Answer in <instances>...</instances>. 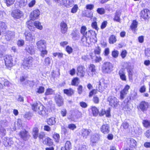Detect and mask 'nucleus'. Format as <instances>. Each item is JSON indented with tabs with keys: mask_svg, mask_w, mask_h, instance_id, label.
<instances>
[{
	"mask_svg": "<svg viewBox=\"0 0 150 150\" xmlns=\"http://www.w3.org/2000/svg\"><path fill=\"white\" fill-rule=\"evenodd\" d=\"M5 65L8 69L15 65L16 63V60L13 61L12 57L10 55H6L4 57Z\"/></svg>",
	"mask_w": 150,
	"mask_h": 150,
	"instance_id": "f257e3e1",
	"label": "nucleus"
},
{
	"mask_svg": "<svg viewBox=\"0 0 150 150\" xmlns=\"http://www.w3.org/2000/svg\"><path fill=\"white\" fill-rule=\"evenodd\" d=\"M33 60V58L31 57L24 58L22 63V67L26 69H29L32 65Z\"/></svg>",
	"mask_w": 150,
	"mask_h": 150,
	"instance_id": "f03ea898",
	"label": "nucleus"
},
{
	"mask_svg": "<svg viewBox=\"0 0 150 150\" xmlns=\"http://www.w3.org/2000/svg\"><path fill=\"white\" fill-rule=\"evenodd\" d=\"M108 85V83L107 80L103 79H101L99 81L98 91L100 92L104 91L107 88Z\"/></svg>",
	"mask_w": 150,
	"mask_h": 150,
	"instance_id": "7ed1b4c3",
	"label": "nucleus"
},
{
	"mask_svg": "<svg viewBox=\"0 0 150 150\" xmlns=\"http://www.w3.org/2000/svg\"><path fill=\"white\" fill-rule=\"evenodd\" d=\"M107 101L109 102V104L112 107H117L119 103V100L115 97L110 96L107 98Z\"/></svg>",
	"mask_w": 150,
	"mask_h": 150,
	"instance_id": "20e7f679",
	"label": "nucleus"
},
{
	"mask_svg": "<svg viewBox=\"0 0 150 150\" xmlns=\"http://www.w3.org/2000/svg\"><path fill=\"white\" fill-rule=\"evenodd\" d=\"M112 64L109 62H105L103 65L102 69L105 72L109 73L112 70Z\"/></svg>",
	"mask_w": 150,
	"mask_h": 150,
	"instance_id": "39448f33",
	"label": "nucleus"
},
{
	"mask_svg": "<svg viewBox=\"0 0 150 150\" xmlns=\"http://www.w3.org/2000/svg\"><path fill=\"white\" fill-rule=\"evenodd\" d=\"M40 12L39 10L36 9L33 10L30 13V18L31 20L34 21L39 18Z\"/></svg>",
	"mask_w": 150,
	"mask_h": 150,
	"instance_id": "423d86ee",
	"label": "nucleus"
},
{
	"mask_svg": "<svg viewBox=\"0 0 150 150\" xmlns=\"http://www.w3.org/2000/svg\"><path fill=\"white\" fill-rule=\"evenodd\" d=\"M11 15L14 18L19 19L23 16V14L20 10L16 9L12 11Z\"/></svg>",
	"mask_w": 150,
	"mask_h": 150,
	"instance_id": "0eeeda50",
	"label": "nucleus"
},
{
	"mask_svg": "<svg viewBox=\"0 0 150 150\" xmlns=\"http://www.w3.org/2000/svg\"><path fill=\"white\" fill-rule=\"evenodd\" d=\"M18 135L22 139L25 141L28 140L30 137L28 132L25 130L21 131L18 133Z\"/></svg>",
	"mask_w": 150,
	"mask_h": 150,
	"instance_id": "6e6552de",
	"label": "nucleus"
},
{
	"mask_svg": "<svg viewBox=\"0 0 150 150\" xmlns=\"http://www.w3.org/2000/svg\"><path fill=\"white\" fill-rule=\"evenodd\" d=\"M7 125V122L5 121H1L0 122V134L2 136H4L6 134V130L4 128L6 127Z\"/></svg>",
	"mask_w": 150,
	"mask_h": 150,
	"instance_id": "1a4fd4ad",
	"label": "nucleus"
},
{
	"mask_svg": "<svg viewBox=\"0 0 150 150\" xmlns=\"http://www.w3.org/2000/svg\"><path fill=\"white\" fill-rule=\"evenodd\" d=\"M140 16L145 19H147L150 18V11L148 9H145L141 11Z\"/></svg>",
	"mask_w": 150,
	"mask_h": 150,
	"instance_id": "9d476101",
	"label": "nucleus"
},
{
	"mask_svg": "<svg viewBox=\"0 0 150 150\" xmlns=\"http://www.w3.org/2000/svg\"><path fill=\"white\" fill-rule=\"evenodd\" d=\"M86 26H82L80 30L81 33L83 35H86V36L87 35V34H90L91 35H93L96 37V34L95 31H93L92 30H89L88 32L87 33V32H86Z\"/></svg>",
	"mask_w": 150,
	"mask_h": 150,
	"instance_id": "9b49d317",
	"label": "nucleus"
},
{
	"mask_svg": "<svg viewBox=\"0 0 150 150\" xmlns=\"http://www.w3.org/2000/svg\"><path fill=\"white\" fill-rule=\"evenodd\" d=\"M36 45L39 50L46 49V42L45 40H41L38 41L36 43Z\"/></svg>",
	"mask_w": 150,
	"mask_h": 150,
	"instance_id": "f8f14e48",
	"label": "nucleus"
},
{
	"mask_svg": "<svg viewBox=\"0 0 150 150\" xmlns=\"http://www.w3.org/2000/svg\"><path fill=\"white\" fill-rule=\"evenodd\" d=\"M130 88V86L128 85H126L124 88L120 92V98L123 100L128 93V90Z\"/></svg>",
	"mask_w": 150,
	"mask_h": 150,
	"instance_id": "ddd939ff",
	"label": "nucleus"
},
{
	"mask_svg": "<svg viewBox=\"0 0 150 150\" xmlns=\"http://www.w3.org/2000/svg\"><path fill=\"white\" fill-rule=\"evenodd\" d=\"M149 104L148 103L145 101L141 102L139 105V107L142 112H144L147 111L149 108Z\"/></svg>",
	"mask_w": 150,
	"mask_h": 150,
	"instance_id": "4468645a",
	"label": "nucleus"
},
{
	"mask_svg": "<svg viewBox=\"0 0 150 150\" xmlns=\"http://www.w3.org/2000/svg\"><path fill=\"white\" fill-rule=\"evenodd\" d=\"M42 105L40 103H35L31 105L32 110L35 112H38L40 109H42Z\"/></svg>",
	"mask_w": 150,
	"mask_h": 150,
	"instance_id": "2eb2a0df",
	"label": "nucleus"
},
{
	"mask_svg": "<svg viewBox=\"0 0 150 150\" xmlns=\"http://www.w3.org/2000/svg\"><path fill=\"white\" fill-rule=\"evenodd\" d=\"M85 69L84 67L82 66H80L78 67L77 68L78 76L81 77H83L85 73Z\"/></svg>",
	"mask_w": 150,
	"mask_h": 150,
	"instance_id": "dca6fc26",
	"label": "nucleus"
},
{
	"mask_svg": "<svg viewBox=\"0 0 150 150\" xmlns=\"http://www.w3.org/2000/svg\"><path fill=\"white\" fill-rule=\"evenodd\" d=\"M25 50L27 52L31 54H33L35 53L34 47L32 45H26Z\"/></svg>",
	"mask_w": 150,
	"mask_h": 150,
	"instance_id": "f3484780",
	"label": "nucleus"
},
{
	"mask_svg": "<svg viewBox=\"0 0 150 150\" xmlns=\"http://www.w3.org/2000/svg\"><path fill=\"white\" fill-rule=\"evenodd\" d=\"M3 139L4 140L3 142L4 145L6 146H10L13 144V142L11 138L4 137Z\"/></svg>",
	"mask_w": 150,
	"mask_h": 150,
	"instance_id": "a211bd4d",
	"label": "nucleus"
},
{
	"mask_svg": "<svg viewBox=\"0 0 150 150\" xmlns=\"http://www.w3.org/2000/svg\"><path fill=\"white\" fill-rule=\"evenodd\" d=\"M56 103L59 106H62L63 104V102L62 96L59 95H56L55 97Z\"/></svg>",
	"mask_w": 150,
	"mask_h": 150,
	"instance_id": "6ab92c4d",
	"label": "nucleus"
},
{
	"mask_svg": "<svg viewBox=\"0 0 150 150\" xmlns=\"http://www.w3.org/2000/svg\"><path fill=\"white\" fill-rule=\"evenodd\" d=\"M101 131L104 134L108 133L110 132V128L108 125L107 124L103 125L100 127Z\"/></svg>",
	"mask_w": 150,
	"mask_h": 150,
	"instance_id": "aec40b11",
	"label": "nucleus"
},
{
	"mask_svg": "<svg viewBox=\"0 0 150 150\" xmlns=\"http://www.w3.org/2000/svg\"><path fill=\"white\" fill-rule=\"evenodd\" d=\"M24 34L25 37V40L27 41H31L34 38V35L30 32H26Z\"/></svg>",
	"mask_w": 150,
	"mask_h": 150,
	"instance_id": "412c9836",
	"label": "nucleus"
},
{
	"mask_svg": "<svg viewBox=\"0 0 150 150\" xmlns=\"http://www.w3.org/2000/svg\"><path fill=\"white\" fill-rule=\"evenodd\" d=\"M61 32L63 34L65 33L67 31L68 27L67 25L64 22H62L60 24Z\"/></svg>",
	"mask_w": 150,
	"mask_h": 150,
	"instance_id": "4be33fe9",
	"label": "nucleus"
},
{
	"mask_svg": "<svg viewBox=\"0 0 150 150\" xmlns=\"http://www.w3.org/2000/svg\"><path fill=\"white\" fill-rule=\"evenodd\" d=\"M14 33L11 31H8L6 32L5 35V38L8 41L10 40L14 37Z\"/></svg>",
	"mask_w": 150,
	"mask_h": 150,
	"instance_id": "5701e85b",
	"label": "nucleus"
},
{
	"mask_svg": "<svg viewBox=\"0 0 150 150\" xmlns=\"http://www.w3.org/2000/svg\"><path fill=\"white\" fill-rule=\"evenodd\" d=\"M118 74L120 79L122 80L123 81H126V76L125 75V73L124 69H120L119 71Z\"/></svg>",
	"mask_w": 150,
	"mask_h": 150,
	"instance_id": "b1692460",
	"label": "nucleus"
},
{
	"mask_svg": "<svg viewBox=\"0 0 150 150\" xmlns=\"http://www.w3.org/2000/svg\"><path fill=\"white\" fill-rule=\"evenodd\" d=\"M99 135L97 134H94L91 136V142L92 143V145H93L94 144L96 143L99 139Z\"/></svg>",
	"mask_w": 150,
	"mask_h": 150,
	"instance_id": "393cba45",
	"label": "nucleus"
},
{
	"mask_svg": "<svg viewBox=\"0 0 150 150\" xmlns=\"http://www.w3.org/2000/svg\"><path fill=\"white\" fill-rule=\"evenodd\" d=\"M38 113L40 115L43 116H46L48 114V112L47 109L42 105V109H40L38 111Z\"/></svg>",
	"mask_w": 150,
	"mask_h": 150,
	"instance_id": "a878e982",
	"label": "nucleus"
},
{
	"mask_svg": "<svg viewBox=\"0 0 150 150\" xmlns=\"http://www.w3.org/2000/svg\"><path fill=\"white\" fill-rule=\"evenodd\" d=\"M90 129H83L81 130V132L82 135L84 138H86L89 135L91 132Z\"/></svg>",
	"mask_w": 150,
	"mask_h": 150,
	"instance_id": "bb28decb",
	"label": "nucleus"
},
{
	"mask_svg": "<svg viewBox=\"0 0 150 150\" xmlns=\"http://www.w3.org/2000/svg\"><path fill=\"white\" fill-rule=\"evenodd\" d=\"M127 143L132 148H135L136 146V141L133 139H129L127 140Z\"/></svg>",
	"mask_w": 150,
	"mask_h": 150,
	"instance_id": "cd10ccee",
	"label": "nucleus"
},
{
	"mask_svg": "<svg viewBox=\"0 0 150 150\" xmlns=\"http://www.w3.org/2000/svg\"><path fill=\"white\" fill-rule=\"evenodd\" d=\"M16 150H24L25 148L24 144L19 142L16 145Z\"/></svg>",
	"mask_w": 150,
	"mask_h": 150,
	"instance_id": "c85d7f7f",
	"label": "nucleus"
},
{
	"mask_svg": "<svg viewBox=\"0 0 150 150\" xmlns=\"http://www.w3.org/2000/svg\"><path fill=\"white\" fill-rule=\"evenodd\" d=\"M121 14V12L120 10H117L116 11L114 18L113 20L114 21L120 22V16Z\"/></svg>",
	"mask_w": 150,
	"mask_h": 150,
	"instance_id": "c756f323",
	"label": "nucleus"
},
{
	"mask_svg": "<svg viewBox=\"0 0 150 150\" xmlns=\"http://www.w3.org/2000/svg\"><path fill=\"white\" fill-rule=\"evenodd\" d=\"M71 148V142L69 141H67L65 143L64 147L61 148L62 150H70Z\"/></svg>",
	"mask_w": 150,
	"mask_h": 150,
	"instance_id": "7c9ffc66",
	"label": "nucleus"
},
{
	"mask_svg": "<svg viewBox=\"0 0 150 150\" xmlns=\"http://www.w3.org/2000/svg\"><path fill=\"white\" fill-rule=\"evenodd\" d=\"M43 143L44 144L50 146H52L53 144L52 140L48 137L45 138L43 142Z\"/></svg>",
	"mask_w": 150,
	"mask_h": 150,
	"instance_id": "2f4dec72",
	"label": "nucleus"
},
{
	"mask_svg": "<svg viewBox=\"0 0 150 150\" xmlns=\"http://www.w3.org/2000/svg\"><path fill=\"white\" fill-rule=\"evenodd\" d=\"M47 124L50 125H54L56 123L55 118L54 117H52L47 119Z\"/></svg>",
	"mask_w": 150,
	"mask_h": 150,
	"instance_id": "473e14b6",
	"label": "nucleus"
},
{
	"mask_svg": "<svg viewBox=\"0 0 150 150\" xmlns=\"http://www.w3.org/2000/svg\"><path fill=\"white\" fill-rule=\"evenodd\" d=\"M34 25L38 29L41 30L43 29V26L41 24V23L38 21H35L33 23Z\"/></svg>",
	"mask_w": 150,
	"mask_h": 150,
	"instance_id": "72a5a7b5",
	"label": "nucleus"
},
{
	"mask_svg": "<svg viewBox=\"0 0 150 150\" xmlns=\"http://www.w3.org/2000/svg\"><path fill=\"white\" fill-rule=\"evenodd\" d=\"M74 1L73 0H66V2L64 4L67 7L72 6L74 5Z\"/></svg>",
	"mask_w": 150,
	"mask_h": 150,
	"instance_id": "f704fd0d",
	"label": "nucleus"
},
{
	"mask_svg": "<svg viewBox=\"0 0 150 150\" xmlns=\"http://www.w3.org/2000/svg\"><path fill=\"white\" fill-rule=\"evenodd\" d=\"M39 129L37 128H33V135L35 139H36L38 136Z\"/></svg>",
	"mask_w": 150,
	"mask_h": 150,
	"instance_id": "c9c22d12",
	"label": "nucleus"
},
{
	"mask_svg": "<svg viewBox=\"0 0 150 150\" xmlns=\"http://www.w3.org/2000/svg\"><path fill=\"white\" fill-rule=\"evenodd\" d=\"M137 22L136 20H134L130 26V28L132 30L135 31L137 27Z\"/></svg>",
	"mask_w": 150,
	"mask_h": 150,
	"instance_id": "e433bc0d",
	"label": "nucleus"
},
{
	"mask_svg": "<svg viewBox=\"0 0 150 150\" xmlns=\"http://www.w3.org/2000/svg\"><path fill=\"white\" fill-rule=\"evenodd\" d=\"M92 112L94 116H97L98 113V108L95 106H93L91 108Z\"/></svg>",
	"mask_w": 150,
	"mask_h": 150,
	"instance_id": "4c0bfd02",
	"label": "nucleus"
},
{
	"mask_svg": "<svg viewBox=\"0 0 150 150\" xmlns=\"http://www.w3.org/2000/svg\"><path fill=\"white\" fill-rule=\"evenodd\" d=\"M54 91L52 88H48L45 91V95L46 96L52 95L54 93Z\"/></svg>",
	"mask_w": 150,
	"mask_h": 150,
	"instance_id": "58836bf2",
	"label": "nucleus"
},
{
	"mask_svg": "<svg viewBox=\"0 0 150 150\" xmlns=\"http://www.w3.org/2000/svg\"><path fill=\"white\" fill-rule=\"evenodd\" d=\"M89 69L92 72V76H93L94 74H95L96 69L95 66L93 64H91L89 67Z\"/></svg>",
	"mask_w": 150,
	"mask_h": 150,
	"instance_id": "ea45409f",
	"label": "nucleus"
},
{
	"mask_svg": "<svg viewBox=\"0 0 150 150\" xmlns=\"http://www.w3.org/2000/svg\"><path fill=\"white\" fill-rule=\"evenodd\" d=\"M26 24L29 29L31 31H33L34 29V27L33 26V24L32 21H29L27 22Z\"/></svg>",
	"mask_w": 150,
	"mask_h": 150,
	"instance_id": "a19ab883",
	"label": "nucleus"
},
{
	"mask_svg": "<svg viewBox=\"0 0 150 150\" xmlns=\"http://www.w3.org/2000/svg\"><path fill=\"white\" fill-rule=\"evenodd\" d=\"M97 12L100 15H103L105 13V10L103 8H97L96 10Z\"/></svg>",
	"mask_w": 150,
	"mask_h": 150,
	"instance_id": "79ce46f5",
	"label": "nucleus"
},
{
	"mask_svg": "<svg viewBox=\"0 0 150 150\" xmlns=\"http://www.w3.org/2000/svg\"><path fill=\"white\" fill-rule=\"evenodd\" d=\"M79 83V79L78 78H74L72 81L71 84L73 85L77 86Z\"/></svg>",
	"mask_w": 150,
	"mask_h": 150,
	"instance_id": "37998d69",
	"label": "nucleus"
},
{
	"mask_svg": "<svg viewBox=\"0 0 150 150\" xmlns=\"http://www.w3.org/2000/svg\"><path fill=\"white\" fill-rule=\"evenodd\" d=\"M40 52V56L42 57H44L45 55L47 54V51L46 49H41V50H39Z\"/></svg>",
	"mask_w": 150,
	"mask_h": 150,
	"instance_id": "c03bdc74",
	"label": "nucleus"
},
{
	"mask_svg": "<svg viewBox=\"0 0 150 150\" xmlns=\"http://www.w3.org/2000/svg\"><path fill=\"white\" fill-rule=\"evenodd\" d=\"M27 0H21L19 2V6L20 7H23L27 5Z\"/></svg>",
	"mask_w": 150,
	"mask_h": 150,
	"instance_id": "a18cd8bd",
	"label": "nucleus"
},
{
	"mask_svg": "<svg viewBox=\"0 0 150 150\" xmlns=\"http://www.w3.org/2000/svg\"><path fill=\"white\" fill-rule=\"evenodd\" d=\"M142 124L145 127L148 128L150 127V121L147 120H144L142 122Z\"/></svg>",
	"mask_w": 150,
	"mask_h": 150,
	"instance_id": "49530a36",
	"label": "nucleus"
},
{
	"mask_svg": "<svg viewBox=\"0 0 150 150\" xmlns=\"http://www.w3.org/2000/svg\"><path fill=\"white\" fill-rule=\"evenodd\" d=\"M116 41L115 36L112 35H111L109 39V42L110 44H113Z\"/></svg>",
	"mask_w": 150,
	"mask_h": 150,
	"instance_id": "de8ad7c7",
	"label": "nucleus"
},
{
	"mask_svg": "<svg viewBox=\"0 0 150 150\" xmlns=\"http://www.w3.org/2000/svg\"><path fill=\"white\" fill-rule=\"evenodd\" d=\"M53 137L54 141L58 143L60 139L59 134L57 133H54L53 135Z\"/></svg>",
	"mask_w": 150,
	"mask_h": 150,
	"instance_id": "09e8293b",
	"label": "nucleus"
},
{
	"mask_svg": "<svg viewBox=\"0 0 150 150\" xmlns=\"http://www.w3.org/2000/svg\"><path fill=\"white\" fill-rule=\"evenodd\" d=\"M51 62V59L49 57H47L45 59L44 64L45 66L49 65Z\"/></svg>",
	"mask_w": 150,
	"mask_h": 150,
	"instance_id": "8fccbe9b",
	"label": "nucleus"
},
{
	"mask_svg": "<svg viewBox=\"0 0 150 150\" xmlns=\"http://www.w3.org/2000/svg\"><path fill=\"white\" fill-rule=\"evenodd\" d=\"M64 93L68 96H71L73 93L74 91L73 90L71 89H64Z\"/></svg>",
	"mask_w": 150,
	"mask_h": 150,
	"instance_id": "3c124183",
	"label": "nucleus"
},
{
	"mask_svg": "<svg viewBox=\"0 0 150 150\" xmlns=\"http://www.w3.org/2000/svg\"><path fill=\"white\" fill-rule=\"evenodd\" d=\"M93 60L95 62L98 63L101 61L102 58L99 55H96L95 57H94Z\"/></svg>",
	"mask_w": 150,
	"mask_h": 150,
	"instance_id": "603ef678",
	"label": "nucleus"
},
{
	"mask_svg": "<svg viewBox=\"0 0 150 150\" xmlns=\"http://www.w3.org/2000/svg\"><path fill=\"white\" fill-rule=\"evenodd\" d=\"M101 49L99 46H97L94 50V53L95 54L99 55L100 53Z\"/></svg>",
	"mask_w": 150,
	"mask_h": 150,
	"instance_id": "864d4df0",
	"label": "nucleus"
},
{
	"mask_svg": "<svg viewBox=\"0 0 150 150\" xmlns=\"http://www.w3.org/2000/svg\"><path fill=\"white\" fill-rule=\"evenodd\" d=\"M37 92L39 93H42L44 91L45 88L43 86H39L38 88H37Z\"/></svg>",
	"mask_w": 150,
	"mask_h": 150,
	"instance_id": "5fc2aeb1",
	"label": "nucleus"
},
{
	"mask_svg": "<svg viewBox=\"0 0 150 150\" xmlns=\"http://www.w3.org/2000/svg\"><path fill=\"white\" fill-rule=\"evenodd\" d=\"M7 28V26L5 23L4 22L0 21V29H5Z\"/></svg>",
	"mask_w": 150,
	"mask_h": 150,
	"instance_id": "6e6d98bb",
	"label": "nucleus"
},
{
	"mask_svg": "<svg viewBox=\"0 0 150 150\" xmlns=\"http://www.w3.org/2000/svg\"><path fill=\"white\" fill-rule=\"evenodd\" d=\"M78 9L77 5L75 4L71 9V12L72 13H75L77 11Z\"/></svg>",
	"mask_w": 150,
	"mask_h": 150,
	"instance_id": "4d7b16f0",
	"label": "nucleus"
},
{
	"mask_svg": "<svg viewBox=\"0 0 150 150\" xmlns=\"http://www.w3.org/2000/svg\"><path fill=\"white\" fill-rule=\"evenodd\" d=\"M118 54L119 52L117 50H114L112 52V56L115 58H117L118 56Z\"/></svg>",
	"mask_w": 150,
	"mask_h": 150,
	"instance_id": "13d9d810",
	"label": "nucleus"
},
{
	"mask_svg": "<svg viewBox=\"0 0 150 150\" xmlns=\"http://www.w3.org/2000/svg\"><path fill=\"white\" fill-rule=\"evenodd\" d=\"M121 127H122L123 128L125 129H127L128 128L129 125L128 123L124 122L122 123Z\"/></svg>",
	"mask_w": 150,
	"mask_h": 150,
	"instance_id": "bf43d9fd",
	"label": "nucleus"
},
{
	"mask_svg": "<svg viewBox=\"0 0 150 150\" xmlns=\"http://www.w3.org/2000/svg\"><path fill=\"white\" fill-rule=\"evenodd\" d=\"M66 50L67 52L69 54L71 53L73 51V49L71 47L69 46H67L66 48Z\"/></svg>",
	"mask_w": 150,
	"mask_h": 150,
	"instance_id": "052dcab7",
	"label": "nucleus"
},
{
	"mask_svg": "<svg viewBox=\"0 0 150 150\" xmlns=\"http://www.w3.org/2000/svg\"><path fill=\"white\" fill-rule=\"evenodd\" d=\"M93 101L94 103L96 104H98L99 102V98L97 96H94L93 97Z\"/></svg>",
	"mask_w": 150,
	"mask_h": 150,
	"instance_id": "680f3d73",
	"label": "nucleus"
},
{
	"mask_svg": "<svg viewBox=\"0 0 150 150\" xmlns=\"http://www.w3.org/2000/svg\"><path fill=\"white\" fill-rule=\"evenodd\" d=\"M91 25L93 28L97 30H98L99 29L98 27L97 22L95 21L92 23Z\"/></svg>",
	"mask_w": 150,
	"mask_h": 150,
	"instance_id": "e2e57ef3",
	"label": "nucleus"
},
{
	"mask_svg": "<svg viewBox=\"0 0 150 150\" xmlns=\"http://www.w3.org/2000/svg\"><path fill=\"white\" fill-rule=\"evenodd\" d=\"M86 146L85 145H80L76 150H86Z\"/></svg>",
	"mask_w": 150,
	"mask_h": 150,
	"instance_id": "0e129e2a",
	"label": "nucleus"
},
{
	"mask_svg": "<svg viewBox=\"0 0 150 150\" xmlns=\"http://www.w3.org/2000/svg\"><path fill=\"white\" fill-rule=\"evenodd\" d=\"M145 52L146 56L150 58V48H147L145 50Z\"/></svg>",
	"mask_w": 150,
	"mask_h": 150,
	"instance_id": "69168bd1",
	"label": "nucleus"
},
{
	"mask_svg": "<svg viewBox=\"0 0 150 150\" xmlns=\"http://www.w3.org/2000/svg\"><path fill=\"white\" fill-rule=\"evenodd\" d=\"M68 127L69 129L73 130L76 129V127L75 125L71 124L69 125Z\"/></svg>",
	"mask_w": 150,
	"mask_h": 150,
	"instance_id": "338daca9",
	"label": "nucleus"
},
{
	"mask_svg": "<svg viewBox=\"0 0 150 150\" xmlns=\"http://www.w3.org/2000/svg\"><path fill=\"white\" fill-rule=\"evenodd\" d=\"M144 134L147 138L150 139V129L146 131Z\"/></svg>",
	"mask_w": 150,
	"mask_h": 150,
	"instance_id": "774afa93",
	"label": "nucleus"
}]
</instances>
